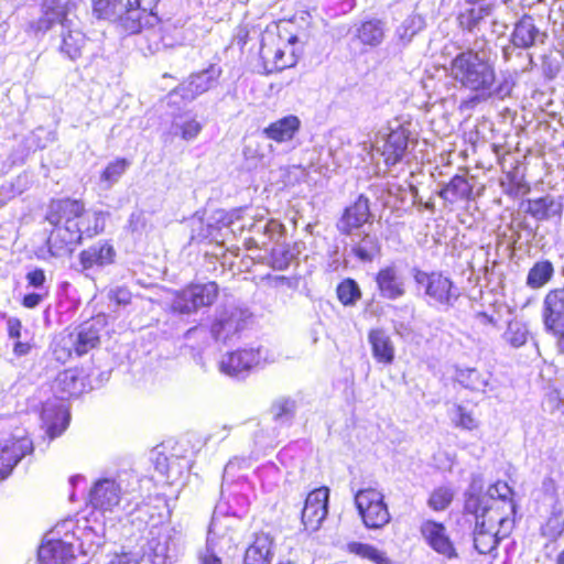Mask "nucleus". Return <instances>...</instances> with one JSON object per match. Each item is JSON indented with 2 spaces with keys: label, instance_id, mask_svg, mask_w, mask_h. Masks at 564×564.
<instances>
[{
  "label": "nucleus",
  "instance_id": "1a4fd4ad",
  "mask_svg": "<svg viewBox=\"0 0 564 564\" xmlns=\"http://www.w3.org/2000/svg\"><path fill=\"white\" fill-rule=\"evenodd\" d=\"M242 221L241 229L250 234L245 240L248 250H267L271 241H279L284 236V226L275 219H267L260 210H245Z\"/></svg>",
  "mask_w": 564,
  "mask_h": 564
},
{
  "label": "nucleus",
  "instance_id": "58836bf2",
  "mask_svg": "<svg viewBox=\"0 0 564 564\" xmlns=\"http://www.w3.org/2000/svg\"><path fill=\"white\" fill-rule=\"evenodd\" d=\"M564 533L562 510L553 506L550 514L540 524V535L547 542L556 541Z\"/></svg>",
  "mask_w": 564,
  "mask_h": 564
},
{
  "label": "nucleus",
  "instance_id": "680f3d73",
  "mask_svg": "<svg viewBox=\"0 0 564 564\" xmlns=\"http://www.w3.org/2000/svg\"><path fill=\"white\" fill-rule=\"evenodd\" d=\"M107 564H131V558L127 553L115 554Z\"/></svg>",
  "mask_w": 564,
  "mask_h": 564
},
{
  "label": "nucleus",
  "instance_id": "f257e3e1",
  "mask_svg": "<svg viewBox=\"0 0 564 564\" xmlns=\"http://www.w3.org/2000/svg\"><path fill=\"white\" fill-rule=\"evenodd\" d=\"M448 75L458 87L473 94L462 102L460 107L465 108L491 98L503 100L516 86V77L509 72L497 78L496 62L486 42L458 53L449 63Z\"/></svg>",
  "mask_w": 564,
  "mask_h": 564
},
{
  "label": "nucleus",
  "instance_id": "e2e57ef3",
  "mask_svg": "<svg viewBox=\"0 0 564 564\" xmlns=\"http://www.w3.org/2000/svg\"><path fill=\"white\" fill-rule=\"evenodd\" d=\"M476 318L479 321L480 324L496 325V319L491 315H488L487 313L480 312L476 315Z\"/></svg>",
  "mask_w": 564,
  "mask_h": 564
},
{
  "label": "nucleus",
  "instance_id": "bf43d9fd",
  "mask_svg": "<svg viewBox=\"0 0 564 564\" xmlns=\"http://www.w3.org/2000/svg\"><path fill=\"white\" fill-rule=\"evenodd\" d=\"M200 564H223L221 560L215 555L208 547L205 553L199 556Z\"/></svg>",
  "mask_w": 564,
  "mask_h": 564
},
{
  "label": "nucleus",
  "instance_id": "6e6552de",
  "mask_svg": "<svg viewBox=\"0 0 564 564\" xmlns=\"http://www.w3.org/2000/svg\"><path fill=\"white\" fill-rule=\"evenodd\" d=\"M251 322L252 314L247 307L234 304L219 306L210 324V335L215 341L228 344L238 339Z\"/></svg>",
  "mask_w": 564,
  "mask_h": 564
},
{
  "label": "nucleus",
  "instance_id": "20e7f679",
  "mask_svg": "<svg viewBox=\"0 0 564 564\" xmlns=\"http://www.w3.org/2000/svg\"><path fill=\"white\" fill-rule=\"evenodd\" d=\"M82 7V0H43L42 15L36 22L37 30L43 32L59 26V52L72 61L83 55L88 43L79 19Z\"/></svg>",
  "mask_w": 564,
  "mask_h": 564
},
{
  "label": "nucleus",
  "instance_id": "4468645a",
  "mask_svg": "<svg viewBox=\"0 0 564 564\" xmlns=\"http://www.w3.org/2000/svg\"><path fill=\"white\" fill-rule=\"evenodd\" d=\"M267 359V351L262 348L240 349L223 356L219 370L228 376L238 377L265 362Z\"/></svg>",
  "mask_w": 564,
  "mask_h": 564
},
{
  "label": "nucleus",
  "instance_id": "79ce46f5",
  "mask_svg": "<svg viewBox=\"0 0 564 564\" xmlns=\"http://www.w3.org/2000/svg\"><path fill=\"white\" fill-rule=\"evenodd\" d=\"M347 549L350 553L367 558L375 564H394L384 552L373 545L360 542L348 543Z\"/></svg>",
  "mask_w": 564,
  "mask_h": 564
},
{
  "label": "nucleus",
  "instance_id": "864d4df0",
  "mask_svg": "<svg viewBox=\"0 0 564 564\" xmlns=\"http://www.w3.org/2000/svg\"><path fill=\"white\" fill-rule=\"evenodd\" d=\"M48 295V291L45 290L43 292H32L23 296L22 305L25 308H35L37 307L44 299Z\"/></svg>",
  "mask_w": 564,
  "mask_h": 564
},
{
  "label": "nucleus",
  "instance_id": "2eb2a0df",
  "mask_svg": "<svg viewBox=\"0 0 564 564\" xmlns=\"http://www.w3.org/2000/svg\"><path fill=\"white\" fill-rule=\"evenodd\" d=\"M375 281L382 299L394 301L402 297L406 292V278L401 263L398 261H392L380 268Z\"/></svg>",
  "mask_w": 564,
  "mask_h": 564
},
{
  "label": "nucleus",
  "instance_id": "ea45409f",
  "mask_svg": "<svg viewBox=\"0 0 564 564\" xmlns=\"http://www.w3.org/2000/svg\"><path fill=\"white\" fill-rule=\"evenodd\" d=\"M351 252L364 262L373 261L381 252V243L377 236L365 234L362 238L351 246Z\"/></svg>",
  "mask_w": 564,
  "mask_h": 564
},
{
  "label": "nucleus",
  "instance_id": "c85d7f7f",
  "mask_svg": "<svg viewBox=\"0 0 564 564\" xmlns=\"http://www.w3.org/2000/svg\"><path fill=\"white\" fill-rule=\"evenodd\" d=\"M300 127V119L296 116L290 115L269 124L264 128L263 134L279 143L288 142L294 138Z\"/></svg>",
  "mask_w": 564,
  "mask_h": 564
},
{
  "label": "nucleus",
  "instance_id": "393cba45",
  "mask_svg": "<svg viewBox=\"0 0 564 564\" xmlns=\"http://www.w3.org/2000/svg\"><path fill=\"white\" fill-rule=\"evenodd\" d=\"M459 26L468 32H480L487 29V25L496 26L498 23L494 19L491 6L473 7L459 13Z\"/></svg>",
  "mask_w": 564,
  "mask_h": 564
},
{
  "label": "nucleus",
  "instance_id": "72a5a7b5",
  "mask_svg": "<svg viewBox=\"0 0 564 564\" xmlns=\"http://www.w3.org/2000/svg\"><path fill=\"white\" fill-rule=\"evenodd\" d=\"M555 274V268L549 259H541L533 263L525 278V285L531 290H540L547 285Z\"/></svg>",
  "mask_w": 564,
  "mask_h": 564
},
{
  "label": "nucleus",
  "instance_id": "3c124183",
  "mask_svg": "<svg viewBox=\"0 0 564 564\" xmlns=\"http://www.w3.org/2000/svg\"><path fill=\"white\" fill-rule=\"evenodd\" d=\"M108 299L117 305L126 306L130 304L132 294L126 286H115L109 290Z\"/></svg>",
  "mask_w": 564,
  "mask_h": 564
},
{
  "label": "nucleus",
  "instance_id": "6e6d98bb",
  "mask_svg": "<svg viewBox=\"0 0 564 564\" xmlns=\"http://www.w3.org/2000/svg\"><path fill=\"white\" fill-rule=\"evenodd\" d=\"M22 323L18 317H8L7 319V330L8 336L11 339H21L22 338Z\"/></svg>",
  "mask_w": 564,
  "mask_h": 564
},
{
  "label": "nucleus",
  "instance_id": "a18cd8bd",
  "mask_svg": "<svg viewBox=\"0 0 564 564\" xmlns=\"http://www.w3.org/2000/svg\"><path fill=\"white\" fill-rule=\"evenodd\" d=\"M295 402L290 398H279L271 405V413L275 421L286 422L294 415Z\"/></svg>",
  "mask_w": 564,
  "mask_h": 564
},
{
  "label": "nucleus",
  "instance_id": "37998d69",
  "mask_svg": "<svg viewBox=\"0 0 564 564\" xmlns=\"http://www.w3.org/2000/svg\"><path fill=\"white\" fill-rule=\"evenodd\" d=\"M425 26V20L422 15L413 13L406 17L397 28V35L401 41L409 42Z\"/></svg>",
  "mask_w": 564,
  "mask_h": 564
},
{
  "label": "nucleus",
  "instance_id": "f704fd0d",
  "mask_svg": "<svg viewBox=\"0 0 564 564\" xmlns=\"http://www.w3.org/2000/svg\"><path fill=\"white\" fill-rule=\"evenodd\" d=\"M386 36V24L379 19L364 21L356 28V37L364 45L379 46Z\"/></svg>",
  "mask_w": 564,
  "mask_h": 564
},
{
  "label": "nucleus",
  "instance_id": "f8f14e48",
  "mask_svg": "<svg viewBox=\"0 0 564 564\" xmlns=\"http://www.w3.org/2000/svg\"><path fill=\"white\" fill-rule=\"evenodd\" d=\"M355 503L367 528L380 529L389 523L391 517L381 491L372 488L359 490Z\"/></svg>",
  "mask_w": 564,
  "mask_h": 564
},
{
  "label": "nucleus",
  "instance_id": "4c0bfd02",
  "mask_svg": "<svg viewBox=\"0 0 564 564\" xmlns=\"http://www.w3.org/2000/svg\"><path fill=\"white\" fill-rule=\"evenodd\" d=\"M284 236L279 241H272L275 246L271 249V265L275 270H285L293 259L301 252L300 243H294L293 247L283 243Z\"/></svg>",
  "mask_w": 564,
  "mask_h": 564
},
{
  "label": "nucleus",
  "instance_id": "8fccbe9b",
  "mask_svg": "<svg viewBox=\"0 0 564 564\" xmlns=\"http://www.w3.org/2000/svg\"><path fill=\"white\" fill-rule=\"evenodd\" d=\"M130 163L126 159H117L109 163L101 174V181L107 182L108 186L117 183L126 172Z\"/></svg>",
  "mask_w": 564,
  "mask_h": 564
},
{
  "label": "nucleus",
  "instance_id": "5fc2aeb1",
  "mask_svg": "<svg viewBox=\"0 0 564 564\" xmlns=\"http://www.w3.org/2000/svg\"><path fill=\"white\" fill-rule=\"evenodd\" d=\"M93 535H95V532L91 529L85 530L83 533V542L80 543V546H84L85 541L89 542V545L87 550L84 551V553L94 552L95 550L99 549L104 543V538L96 535V539H91Z\"/></svg>",
  "mask_w": 564,
  "mask_h": 564
},
{
  "label": "nucleus",
  "instance_id": "473e14b6",
  "mask_svg": "<svg viewBox=\"0 0 564 564\" xmlns=\"http://www.w3.org/2000/svg\"><path fill=\"white\" fill-rule=\"evenodd\" d=\"M141 37L139 40L140 48L144 53L155 54L163 51L161 23L156 20H142Z\"/></svg>",
  "mask_w": 564,
  "mask_h": 564
},
{
  "label": "nucleus",
  "instance_id": "13d9d810",
  "mask_svg": "<svg viewBox=\"0 0 564 564\" xmlns=\"http://www.w3.org/2000/svg\"><path fill=\"white\" fill-rule=\"evenodd\" d=\"M32 345L29 341L17 339L13 346V352L18 357L28 355L31 351Z\"/></svg>",
  "mask_w": 564,
  "mask_h": 564
},
{
  "label": "nucleus",
  "instance_id": "774afa93",
  "mask_svg": "<svg viewBox=\"0 0 564 564\" xmlns=\"http://www.w3.org/2000/svg\"><path fill=\"white\" fill-rule=\"evenodd\" d=\"M195 333H197V329H196V328H193V329H189V330H188L187 335L189 336V335L195 334Z\"/></svg>",
  "mask_w": 564,
  "mask_h": 564
},
{
  "label": "nucleus",
  "instance_id": "a19ab883",
  "mask_svg": "<svg viewBox=\"0 0 564 564\" xmlns=\"http://www.w3.org/2000/svg\"><path fill=\"white\" fill-rule=\"evenodd\" d=\"M529 335L528 325L519 319H513L508 323L502 338L511 347L520 348L527 344Z\"/></svg>",
  "mask_w": 564,
  "mask_h": 564
},
{
  "label": "nucleus",
  "instance_id": "69168bd1",
  "mask_svg": "<svg viewBox=\"0 0 564 564\" xmlns=\"http://www.w3.org/2000/svg\"><path fill=\"white\" fill-rule=\"evenodd\" d=\"M555 564H564V549L557 554Z\"/></svg>",
  "mask_w": 564,
  "mask_h": 564
},
{
  "label": "nucleus",
  "instance_id": "6ab92c4d",
  "mask_svg": "<svg viewBox=\"0 0 564 564\" xmlns=\"http://www.w3.org/2000/svg\"><path fill=\"white\" fill-rule=\"evenodd\" d=\"M32 449V442L28 437H12L0 442V481L7 478L13 467Z\"/></svg>",
  "mask_w": 564,
  "mask_h": 564
},
{
  "label": "nucleus",
  "instance_id": "09e8293b",
  "mask_svg": "<svg viewBox=\"0 0 564 564\" xmlns=\"http://www.w3.org/2000/svg\"><path fill=\"white\" fill-rule=\"evenodd\" d=\"M453 500V491L448 487H438L431 494L427 505L435 511L446 509Z\"/></svg>",
  "mask_w": 564,
  "mask_h": 564
},
{
  "label": "nucleus",
  "instance_id": "338daca9",
  "mask_svg": "<svg viewBox=\"0 0 564 564\" xmlns=\"http://www.w3.org/2000/svg\"><path fill=\"white\" fill-rule=\"evenodd\" d=\"M512 51H514V48H512ZM510 52H511V48H509V47H505V48H503V58H505L506 61H508V59H509V57H510Z\"/></svg>",
  "mask_w": 564,
  "mask_h": 564
},
{
  "label": "nucleus",
  "instance_id": "5701e85b",
  "mask_svg": "<svg viewBox=\"0 0 564 564\" xmlns=\"http://www.w3.org/2000/svg\"><path fill=\"white\" fill-rule=\"evenodd\" d=\"M42 423L50 438L59 436L68 426L69 412L63 403H45L42 410Z\"/></svg>",
  "mask_w": 564,
  "mask_h": 564
},
{
  "label": "nucleus",
  "instance_id": "aec40b11",
  "mask_svg": "<svg viewBox=\"0 0 564 564\" xmlns=\"http://www.w3.org/2000/svg\"><path fill=\"white\" fill-rule=\"evenodd\" d=\"M370 218L369 199L361 194L351 205L345 208L336 227L340 234L349 236L352 230L360 228L368 223Z\"/></svg>",
  "mask_w": 564,
  "mask_h": 564
},
{
  "label": "nucleus",
  "instance_id": "a211bd4d",
  "mask_svg": "<svg viewBox=\"0 0 564 564\" xmlns=\"http://www.w3.org/2000/svg\"><path fill=\"white\" fill-rule=\"evenodd\" d=\"M220 74V67L210 65L199 73L192 74L186 82L177 86L174 94L180 95L184 100L192 101L212 89L217 84Z\"/></svg>",
  "mask_w": 564,
  "mask_h": 564
},
{
  "label": "nucleus",
  "instance_id": "2f4dec72",
  "mask_svg": "<svg viewBox=\"0 0 564 564\" xmlns=\"http://www.w3.org/2000/svg\"><path fill=\"white\" fill-rule=\"evenodd\" d=\"M368 340L375 359L378 362L390 365L394 360V346L390 336L383 329H372L368 334Z\"/></svg>",
  "mask_w": 564,
  "mask_h": 564
},
{
  "label": "nucleus",
  "instance_id": "c03bdc74",
  "mask_svg": "<svg viewBox=\"0 0 564 564\" xmlns=\"http://www.w3.org/2000/svg\"><path fill=\"white\" fill-rule=\"evenodd\" d=\"M337 296L344 305H354L361 297V291L355 280L346 279L337 286Z\"/></svg>",
  "mask_w": 564,
  "mask_h": 564
},
{
  "label": "nucleus",
  "instance_id": "dca6fc26",
  "mask_svg": "<svg viewBox=\"0 0 564 564\" xmlns=\"http://www.w3.org/2000/svg\"><path fill=\"white\" fill-rule=\"evenodd\" d=\"M541 316L546 333L564 329V285L547 291L542 301Z\"/></svg>",
  "mask_w": 564,
  "mask_h": 564
},
{
  "label": "nucleus",
  "instance_id": "7ed1b4c3",
  "mask_svg": "<svg viewBox=\"0 0 564 564\" xmlns=\"http://www.w3.org/2000/svg\"><path fill=\"white\" fill-rule=\"evenodd\" d=\"M108 214L87 210L79 199L52 200L46 215L54 227L47 238L48 251L59 258L73 252L83 239L93 238L104 231Z\"/></svg>",
  "mask_w": 564,
  "mask_h": 564
},
{
  "label": "nucleus",
  "instance_id": "de8ad7c7",
  "mask_svg": "<svg viewBox=\"0 0 564 564\" xmlns=\"http://www.w3.org/2000/svg\"><path fill=\"white\" fill-rule=\"evenodd\" d=\"M451 417L455 426L465 430L471 431L478 426V422L474 417L473 413L459 404H455L453 406Z\"/></svg>",
  "mask_w": 564,
  "mask_h": 564
},
{
  "label": "nucleus",
  "instance_id": "603ef678",
  "mask_svg": "<svg viewBox=\"0 0 564 564\" xmlns=\"http://www.w3.org/2000/svg\"><path fill=\"white\" fill-rule=\"evenodd\" d=\"M28 286L44 290V284L46 281L45 273L42 269H34L26 273L25 275Z\"/></svg>",
  "mask_w": 564,
  "mask_h": 564
},
{
  "label": "nucleus",
  "instance_id": "b1692460",
  "mask_svg": "<svg viewBox=\"0 0 564 564\" xmlns=\"http://www.w3.org/2000/svg\"><path fill=\"white\" fill-rule=\"evenodd\" d=\"M74 545L62 540H50L39 547V564H72Z\"/></svg>",
  "mask_w": 564,
  "mask_h": 564
},
{
  "label": "nucleus",
  "instance_id": "4be33fe9",
  "mask_svg": "<svg viewBox=\"0 0 564 564\" xmlns=\"http://www.w3.org/2000/svg\"><path fill=\"white\" fill-rule=\"evenodd\" d=\"M546 33L542 32L530 15L522 17L514 25L511 42L514 47L529 48L538 44H543Z\"/></svg>",
  "mask_w": 564,
  "mask_h": 564
},
{
  "label": "nucleus",
  "instance_id": "e433bc0d",
  "mask_svg": "<svg viewBox=\"0 0 564 564\" xmlns=\"http://www.w3.org/2000/svg\"><path fill=\"white\" fill-rule=\"evenodd\" d=\"M473 185L463 175H455L441 191L440 196L446 202L454 204L458 200L469 199Z\"/></svg>",
  "mask_w": 564,
  "mask_h": 564
},
{
  "label": "nucleus",
  "instance_id": "c756f323",
  "mask_svg": "<svg viewBox=\"0 0 564 564\" xmlns=\"http://www.w3.org/2000/svg\"><path fill=\"white\" fill-rule=\"evenodd\" d=\"M272 544V538L268 533L256 534L252 544L246 550L243 564H270Z\"/></svg>",
  "mask_w": 564,
  "mask_h": 564
},
{
  "label": "nucleus",
  "instance_id": "0eeeda50",
  "mask_svg": "<svg viewBox=\"0 0 564 564\" xmlns=\"http://www.w3.org/2000/svg\"><path fill=\"white\" fill-rule=\"evenodd\" d=\"M139 485V479L132 473H121L117 478L97 480L89 491L90 506L102 512L112 511L119 503L128 499Z\"/></svg>",
  "mask_w": 564,
  "mask_h": 564
},
{
  "label": "nucleus",
  "instance_id": "7c9ffc66",
  "mask_svg": "<svg viewBox=\"0 0 564 564\" xmlns=\"http://www.w3.org/2000/svg\"><path fill=\"white\" fill-rule=\"evenodd\" d=\"M562 212L563 203L560 197L546 195L528 202V213L538 220L560 217Z\"/></svg>",
  "mask_w": 564,
  "mask_h": 564
},
{
  "label": "nucleus",
  "instance_id": "bb28decb",
  "mask_svg": "<svg viewBox=\"0 0 564 564\" xmlns=\"http://www.w3.org/2000/svg\"><path fill=\"white\" fill-rule=\"evenodd\" d=\"M84 378L76 368L66 369L57 375L53 383V390L61 400L78 395L84 390Z\"/></svg>",
  "mask_w": 564,
  "mask_h": 564
},
{
  "label": "nucleus",
  "instance_id": "a878e982",
  "mask_svg": "<svg viewBox=\"0 0 564 564\" xmlns=\"http://www.w3.org/2000/svg\"><path fill=\"white\" fill-rule=\"evenodd\" d=\"M116 251L108 241H98L83 250L78 258L83 270L101 268L115 261Z\"/></svg>",
  "mask_w": 564,
  "mask_h": 564
},
{
  "label": "nucleus",
  "instance_id": "0e129e2a",
  "mask_svg": "<svg viewBox=\"0 0 564 564\" xmlns=\"http://www.w3.org/2000/svg\"><path fill=\"white\" fill-rule=\"evenodd\" d=\"M551 334L557 337V347L561 351L564 352V329L560 333H551Z\"/></svg>",
  "mask_w": 564,
  "mask_h": 564
},
{
  "label": "nucleus",
  "instance_id": "c9c22d12",
  "mask_svg": "<svg viewBox=\"0 0 564 564\" xmlns=\"http://www.w3.org/2000/svg\"><path fill=\"white\" fill-rule=\"evenodd\" d=\"M490 377V373L481 372L476 368H459L455 372V380L474 392H485Z\"/></svg>",
  "mask_w": 564,
  "mask_h": 564
},
{
  "label": "nucleus",
  "instance_id": "f03ea898",
  "mask_svg": "<svg viewBox=\"0 0 564 564\" xmlns=\"http://www.w3.org/2000/svg\"><path fill=\"white\" fill-rule=\"evenodd\" d=\"M484 481L474 475L465 494V510L476 517L474 546L480 554L496 550L499 538L497 525L508 522V514L514 512L513 491L505 481H497L482 491Z\"/></svg>",
  "mask_w": 564,
  "mask_h": 564
},
{
  "label": "nucleus",
  "instance_id": "39448f33",
  "mask_svg": "<svg viewBox=\"0 0 564 564\" xmlns=\"http://www.w3.org/2000/svg\"><path fill=\"white\" fill-rule=\"evenodd\" d=\"M160 0H93V12L98 19H118L128 33H138L142 20H156L153 13Z\"/></svg>",
  "mask_w": 564,
  "mask_h": 564
},
{
  "label": "nucleus",
  "instance_id": "f3484780",
  "mask_svg": "<svg viewBox=\"0 0 564 564\" xmlns=\"http://www.w3.org/2000/svg\"><path fill=\"white\" fill-rule=\"evenodd\" d=\"M329 491L327 488H318L311 491L302 510V523L306 531H317L325 520L328 509Z\"/></svg>",
  "mask_w": 564,
  "mask_h": 564
},
{
  "label": "nucleus",
  "instance_id": "412c9836",
  "mask_svg": "<svg viewBox=\"0 0 564 564\" xmlns=\"http://www.w3.org/2000/svg\"><path fill=\"white\" fill-rule=\"evenodd\" d=\"M420 532L435 552L447 558L457 557L456 550L446 533V528L442 523L426 520L421 524Z\"/></svg>",
  "mask_w": 564,
  "mask_h": 564
},
{
  "label": "nucleus",
  "instance_id": "cd10ccee",
  "mask_svg": "<svg viewBox=\"0 0 564 564\" xmlns=\"http://www.w3.org/2000/svg\"><path fill=\"white\" fill-rule=\"evenodd\" d=\"M203 130V123L192 111H185L174 116L171 124L172 134L184 141L195 140Z\"/></svg>",
  "mask_w": 564,
  "mask_h": 564
},
{
  "label": "nucleus",
  "instance_id": "9d476101",
  "mask_svg": "<svg viewBox=\"0 0 564 564\" xmlns=\"http://www.w3.org/2000/svg\"><path fill=\"white\" fill-rule=\"evenodd\" d=\"M415 283L424 290L430 305H438L445 308L454 306L459 297L458 289L453 281L440 272L427 273L417 268L413 269Z\"/></svg>",
  "mask_w": 564,
  "mask_h": 564
},
{
  "label": "nucleus",
  "instance_id": "423d86ee",
  "mask_svg": "<svg viewBox=\"0 0 564 564\" xmlns=\"http://www.w3.org/2000/svg\"><path fill=\"white\" fill-rule=\"evenodd\" d=\"M101 329L100 319H90L72 332L59 335L53 346L54 358L59 362H66L73 355H86L99 345Z\"/></svg>",
  "mask_w": 564,
  "mask_h": 564
},
{
  "label": "nucleus",
  "instance_id": "9b49d317",
  "mask_svg": "<svg viewBox=\"0 0 564 564\" xmlns=\"http://www.w3.org/2000/svg\"><path fill=\"white\" fill-rule=\"evenodd\" d=\"M386 133L382 134L383 142L380 150L387 166L392 167L408 156L410 144V123L401 122L398 119L389 122Z\"/></svg>",
  "mask_w": 564,
  "mask_h": 564
},
{
  "label": "nucleus",
  "instance_id": "49530a36",
  "mask_svg": "<svg viewBox=\"0 0 564 564\" xmlns=\"http://www.w3.org/2000/svg\"><path fill=\"white\" fill-rule=\"evenodd\" d=\"M163 50L182 45L185 41L182 28L172 23H161Z\"/></svg>",
  "mask_w": 564,
  "mask_h": 564
},
{
  "label": "nucleus",
  "instance_id": "052dcab7",
  "mask_svg": "<svg viewBox=\"0 0 564 564\" xmlns=\"http://www.w3.org/2000/svg\"><path fill=\"white\" fill-rule=\"evenodd\" d=\"M283 56H284V52L281 51V50H278L275 53H274V64H275V67L279 68V69H284L286 67H290L294 64V61L290 62V63H286V62H283Z\"/></svg>",
  "mask_w": 564,
  "mask_h": 564
},
{
  "label": "nucleus",
  "instance_id": "4d7b16f0",
  "mask_svg": "<svg viewBox=\"0 0 564 564\" xmlns=\"http://www.w3.org/2000/svg\"><path fill=\"white\" fill-rule=\"evenodd\" d=\"M215 228H193L192 229V239L202 241L208 238H212L214 235Z\"/></svg>",
  "mask_w": 564,
  "mask_h": 564
},
{
  "label": "nucleus",
  "instance_id": "ddd939ff",
  "mask_svg": "<svg viewBox=\"0 0 564 564\" xmlns=\"http://www.w3.org/2000/svg\"><path fill=\"white\" fill-rule=\"evenodd\" d=\"M218 292L215 282L191 284L176 294L172 307L178 313L191 314L200 307L210 306L216 301Z\"/></svg>",
  "mask_w": 564,
  "mask_h": 564
}]
</instances>
